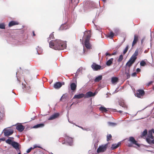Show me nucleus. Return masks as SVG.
<instances>
[{
	"label": "nucleus",
	"mask_w": 154,
	"mask_h": 154,
	"mask_svg": "<svg viewBox=\"0 0 154 154\" xmlns=\"http://www.w3.org/2000/svg\"><path fill=\"white\" fill-rule=\"evenodd\" d=\"M49 45L51 48L56 50H62L66 47V44L64 42L59 39L51 41Z\"/></svg>",
	"instance_id": "f257e3e1"
},
{
	"label": "nucleus",
	"mask_w": 154,
	"mask_h": 154,
	"mask_svg": "<svg viewBox=\"0 0 154 154\" xmlns=\"http://www.w3.org/2000/svg\"><path fill=\"white\" fill-rule=\"evenodd\" d=\"M153 133H154V129L149 131L146 138V141L149 144H154V137L152 135Z\"/></svg>",
	"instance_id": "f03ea898"
},
{
	"label": "nucleus",
	"mask_w": 154,
	"mask_h": 154,
	"mask_svg": "<svg viewBox=\"0 0 154 154\" xmlns=\"http://www.w3.org/2000/svg\"><path fill=\"white\" fill-rule=\"evenodd\" d=\"M128 141L131 143L128 144V146L129 147H132V144H134L137 146H139V145L137 143V141L135 140L134 138L133 137H129Z\"/></svg>",
	"instance_id": "7ed1b4c3"
},
{
	"label": "nucleus",
	"mask_w": 154,
	"mask_h": 154,
	"mask_svg": "<svg viewBox=\"0 0 154 154\" xmlns=\"http://www.w3.org/2000/svg\"><path fill=\"white\" fill-rule=\"evenodd\" d=\"M108 144H106L105 145H102L100 146L97 149V152L98 153L100 152H105L107 148Z\"/></svg>",
	"instance_id": "20e7f679"
},
{
	"label": "nucleus",
	"mask_w": 154,
	"mask_h": 154,
	"mask_svg": "<svg viewBox=\"0 0 154 154\" xmlns=\"http://www.w3.org/2000/svg\"><path fill=\"white\" fill-rule=\"evenodd\" d=\"M145 94V92L143 90L139 89L137 91L135 94L136 96L138 98H142Z\"/></svg>",
	"instance_id": "39448f33"
},
{
	"label": "nucleus",
	"mask_w": 154,
	"mask_h": 154,
	"mask_svg": "<svg viewBox=\"0 0 154 154\" xmlns=\"http://www.w3.org/2000/svg\"><path fill=\"white\" fill-rule=\"evenodd\" d=\"M64 140L65 141L63 142V144L65 143H66L70 146L72 145L73 143V139L72 138L68 136H66L65 137Z\"/></svg>",
	"instance_id": "423d86ee"
},
{
	"label": "nucleus",
	"mask_w": 154,
	"mask_h": 154,
	"mask_svg": "<svg viewBox=\"0 0 154 154\" xmlns=\"http://www.w3.org/2000/svg\"><path fill=\"white\" fill-rule=\"evenodd\" d=\"M14 131L12 129L4 130V134L5 136L8 137L13 134Z\"/></svg>",
	"instance_id": "0eeeda50"
},
{
	"label": "nucleus",
	"mask_w": 154,
	"mask_h": 154,
	"mask_svg": "<svg viewBox=\"0 0 154 154\" xmlns=\"http://www.w3.org/2000/svg\"><path fill=\"white\" fill-rule=\"evenodd\" d=\"M135 60L131 57L129 60L126 63V65L128 67L126 68H129L130 69V67L134 63Z\"/></svg>",
	"instance_id": "6e6552de"
},
{
	"label": "nucleus",
	"mask_w": 154,
	"mask_h": 154,
	"mask_svg": "<svg viewBox=\"0 0 154 154\" xmlns=\"http://www.w3.org/2000/svg\"><path fill=\"white\" fill-rule=\"evenodd\" d=\"M96 94L95 92L93 93L92 91H88L85 94V98H88L90 97L94 96Z\"/></svg>",
	"instance_id": "1a4fd4ad"
},
{
	"label": "nucleus",
	"mask_w": 154,
	"mask_h": 154,
	"mask_svg": "<svg viewBox=\"0 0 154 154\" xmlns=\"http://www.w3.org/2000/svg\"><path fill=\"white\" fill-rule=\"evenodd\" d=\"M11 145L15 148L17 150H20V145L18 143L14 141L12 143Z\"/></svg>",
	"instance_id": "9d476101"
},
{
	"label": "nucleus",
	"mask_w": 154,
	"mask_h": 154,
	"mask_svg": "<svg viewBox=\"0 0 154 154\" xmlns=\"http://www.w3.org/2000/svg\"><path fill=\"white\" fill-rule=\"evenodd\" d=\"M91 67L93 69L96 71L100 69L101 68V66L94 63L91 65Z\"/></svg>",
	"instance_id": "9b49d317"
},
{
	"label": "nucleus",
	"mask_w": 154,
	"mask_h": 154,
	"mask_svg": "<svg viewBox=\"0 0 154 154\" xmlns=\"http://www.w3.org/2000/svg\"><path fill=\"white\" fill-rule=\"evenodd\" d=\"M64 84V83L62 84L60 82H56L54 84V87L55 89H59Z\"/></svg>",
	"instance_id": "f8f14e48"
},
{
	"label": "nucleus",
	"mask_w": 154,
	"mask_h": 154,
	"mask_svg": "<svg viewBox=\"0 0 154 154\" xmlns=\"http://www.w3.org/2000/svg\"><path fill=\"white\" fill-rule=\"evenodd\" d=\"M59 114L58 113H56L51 116L48 118V120H52L57 118L59 117Z\"/></svg>",
	"instance_id": "ddd939ff"
},
{
	"label": "nucleus",
	"mask_w": 154,
	"mask_h": 154,
	"mask_svg": "<svg viewBox=\"0 0 154 154\" xmlns=\"http://www.w3.org/2000/svg\"><path fill=\"white\" fill-rule=\"evenodd\" d=\"M24 128V127L21 124L18 125L16 127V129L20 132L22 131Z\"/></svg>",
	"instance_id": "4468645a"
},
{
	"label": "nucleus",
	"mask_w": 154,
	"mask_h": 154,
	"mask_svg": "<svg viewBox=\"0 0 154 154\" xmlns=\"http://www.w3.org/2000/svg\"><path fill=\"white\" fill-rule=\"evenodd\" d=\"M138 41V36L137 35H135L134 36V39L132 42V46L135 45Z\"/></svg>",
	"instance_id": "2eb2a0df"
},
{
	"label": "nucleus",
	"mask_w": 154,
	"mask_h": 154,
	"mask_svg": "<svg viewBox=\"0 0 154 154\" xmlns=\"http://www.w3.org/2000/svg\"><path fill=\"white\" fill-rule=\"evenodd\" d=\"M19 24V23L16 21H11L9 22L8 24L9 27H11L14 25Z\"/></svg>",
	"instance_id": "dca6fc26"
},
{
	"label": "nucleus",
	"mask_w": 154,
	"mask_h": 154,
	"mask_svg": "<svg viewBox=\"0 0 154 154\" xmlns=\"http://www.w3.org/2000/svg\"><path fill=\"white\" fill-rule=\"evenodd\" d=\"M71 89L73 91H75L77 87V85L75 83H71L70 85Z\"/></svg>",
	"instance_id": "f3484780"
},
{
	"label": "nucleus",
	"mask_w": 154,
	"mask_h": 154,
	"mask_svg": "<svg viewBox=\"0 0 154 154\" xmlns=\"http://www.w3.org/2000/svg\"><path fill=\"white\" fill-rule=\"evenodd\" d=\"M125 74L126 76L127 79H128L130 77V69L129 68H126Z\"/></svg>",
	"instance_id": "a211bd4d"
},
{
	"label": "nucleus",
	"mask_w": 154,
	"mask_h": 154,
	"mask_svg": "<svg viewBox=\"0 0 154 154\" xmlns=\"http://www.w3.org/2000/svg\"><path fill=\"white\" fill-rule=\"evenodd\" d=\"M83 97H85V94H78L75 95L74 96L73 98H74L79 99L83 98Z\"/></svg>",
	"instance_id": "6ab92c4d"
},
{
	"label": "nucleus",
	"mask_w": 154,
	"mask_h": 154,
	"mask_svg": "<svg viewBox=\"0 0 154 154\" xmlns=\"http://www.w3.org/2000/svg\"><path fill=\"white\" fill-rule=\"evenodd\" d=\"M138 50H136L131 57L136 60L137 58V56L138 55Z\"/></svg>",
	"instance_id": "aec40b11"
},
{
	"label": "nucleus",
	"mask_w": 154,
	"mask_h": 154,
	"mask_svg": "<svg viewBox=\"0 0 154 154\" xmlns=\"http://www.w3.org/2000/svg\"><path fill=\"white\" fill-rule=\"evenodd\" d=\"M121 144V142H119L117 144H113L112 145L111 148L112 149H116L119 147Z\"/></svg>",
	"instance_id": "412c9836"
},
{
	"label": "nucleus",
	"mask_w": 154,
	"mask_h": 154,
	"mask_svg": "<svg viewBox=\"0 0 154 154\" xmlns=\"http://www.w3.org/2000/svg\"><path fill=\"white\" fill-rule=\"evenodd\" d=\"M119 105L120 106H122L123 107L127 108V106L126 105L125 102L123 101H120L119 102Z\"/></svg>",
	"instance_id": "4be33fe9"
},
{
	"label": "nucleus",
	"mask_w": 154,
	"mask_h": 154,
	"mask_svg": "<svg viewBox=\"0 0 154 154\" xmlns=\"http://www.w3.org/2000/svg\"><path fill=\"white\" fill-rule=\"evenodd\" d=\"M85 45L86 48L88 49H90L91 46L89 41H85Z\"/></svg>",
	"instance_id": "5701e85b"
},
{
	"label": "nucleus",
	"mask_w": 154,
	"mask_h": 154,
	"mask_svg": "<svg viewBox=\"0 0 154 154\" xmlns=\"http://www.w3.org/2000/svg\"><path fill=\"white\" fill-rule=\"evenodd\" d=\"M102 79V76L99 75L95 78L94 80V82H98L99 81L101 80Z\"/></svg>",
	"instance_id": "b1692460"
},
{
	"label": "nucleus",
	"mask_w": 154,
	"mask_h": 154,
	"mask_svg": "<svg viewBox=\"0 0 154 154\" xmlns=\"http://www.w3.org/2000/svg\"><path fill=\"white\" fill-rule=\"evenodd\" d=\"M113 59L111 58L108 60L106 63V65L108 66H109L111 65L112 63Z\"/></svg>",
	"instance_id": "393cba45"
},
{
	"label": "nucleus",
	"mask_w": 154,
	"mask_h": 154,
	"mask_svg": "<svg viewBox=\"0 0 154 154\" xmlns=\"http://www.w3.org/2000/svg\"><path fill=\"white\" fill-rule=\"evenodd\" d=\"M148 133L147 130V129H145L143 132L142 133L140 137L141 138L143 137L146 135Z\"/></svg>",
	"instance_id": "a878e982"
},
{
	"label": "nucleus",
	"mask_w": 154,
	"mask_h": 154,
	"mask_svg": "<svg viewBox=\"0 0 154 154\" xmlns=\"http://www.w3.org/2000/svg\"><path fill=\"white\" fill-rule=\"evenodd\" d=\"M111 81L112 83H114L118 82V79L116 77H113L112 78Z\"/></svg>",
	"instance_id": "bb28decb"
},
{
	"label": "nucleus",
	"mask_w": 154,
	"mask_h": 154,
	"mask_svg": "<svg viewBox=\"0 0 154 154\" xmlns=\"http://www.w3.org/2000/svg\"><path fill=\"white\" fill-rule=\"evenodd\" d=\"M99 110L102 112H107L108 111L104 107L101 106L99 108Z\"/></svg>",
	"instance_id": "cd10ccee"
},
{
	"label": "nucleus",
	"mask_w": 154,
	"mask_h": 154,
	"mask_svg": "<svg viewBox=\"0 0 154 154\" xmlns=\"http://www.w3.org/2000/svg\"><path fill=\"white\" fill-rule=\"evenodd\" d=\"M44 124L41 123V124H37L35 125L34 127V128H38L39 127H42L44 126Z\"/></svg>",
	"instance_id": "c85d7f7f"
},
{
	"label": "nucleus",
	"mask_w": 154,
	"mask_h": 154,
	"mask_svg": "<svg viewBox=\"0 0 154 154\" xmlns=\"http://www.w3.org/2000/svg\"><path fill=\"white\" fill-rule=\"evenodd\" d=\"M54 32H53L50 35L49 37L48 38V41L50 40H51V39H53L54 38Z\"/></svg>",
	"instance_id": "c756f323"
},
{
	"label": "nucleus",
	"mask_w": 154,
	"mask_h": 154,
	"mask_svg": "<svg viewBox=\"0 0 154 154\" xmlns=\"http://www.w3.org/2000/svg\"><path fill=\"white\" fill-rule=\"evenodd\" d=\"M114 36V34L112 32H110V33L108 35V37L112 38Z\"/></svg>",
	"instance_id": "7c9ffc66"
},
{
	"label": "nucleus",
	"mask_w": 154,
	"mask_h": 154,
	"mask_svg": "<svg viewBox=\"0 0 154 154\" xmlns=\"http://www.w3.org/2000/svg\"><path fill=\"white\" fill-rule=\"evenodd\" d=\"M112 137V136L110 134H108L107 136V141L111 140Z\"/></svg>",
	"instance_id": "2f4dec72"
},
{
	"label": "nucleus",
	"mask_w": 154,
	"mask_h": 154,
	"mask_svg": "<svg viewBox=\"0 0 154 154\" xmlns=\"http://www.w3.org/2000/svg\"><path fill=\"white\" fill-rule=\"evenodd\" d=\"M123 59V56L121 54L119 56V57L118 60V62H121L122 60Z\"/></svg>",
	"instance_id": "473e14b6"
},
{
	"label": "nucleus",
	"mask_w": 154,
	"mask_h": 154,
	"mask_svg": "<svg viewBox=\"0 0 154 154\" xmlns=\"http://www.w3.org/2000/svg\"><path fill=\"white\" fill-rule=\"evenodd\" d=\"M5 25L4 23H0V29H5Z\"/></svg>",
	"instance_id": "72a5a7b5"
},
{
	"label": "nucleus",
	"mask_w": 154,
	"mask_h": 154,
	"mask_svg": "<svg viewBox=\"0 0 154 154\" xmlns=\"http://www.w3.org/2000/svg\"><path fill=\"white\" fill-rule=\"evenodd\" d=\"M91 37V35H88L86 36L85 41H89L90 38Z\"/></svg>",
	"instance_id": "f704fd0d"
},
{
	"label": "nucleus",
	"mask_w": 154,
	"mask_h": 154,
	"mask_svg": "<svg viewBox=\"0 0 154 154\" xmlns=\"http://www.w3.org/2000/svg\"><path fill=\"white\" fill-rule=\"evenodd\" d=\"M6 143H8V144H11V145H12V143L13 142H12V140H11L9 139H7L6 141Z\"/></svg>",
	"instance_id": "c9c22d12"
},
{
	"label": "nucleus",
	"mask_w": 154,
	"mask_h": 154,
	"mask_svg": "<svg viewBox=\"0 0 154 154\" xmlns=\"http://www.w3.org/2000/svg\"><path fill=\"white\" fill-rule=\"evenodd\" d=\"M146 65V62L143 60L141 61L140 63V65L141 66H144Z\"/></svg>",
	"instance_id": "e433bc0d"
},
{
	"label": "nucleus",
	"mask_w": 154,
	"mask_h": 154,
	"mask_svg": "<svg viewBox=\"0 0 154 154\" xmlns=\"http://www.w3.org/2000/svg\"><path fill=\"white\" fill-rule=\"evenodd\" d=\"M128 46L127 45L125 49H124V51H123V54H125L127 51L128 49Z\"/></svg>",
	"instance_id": "4c0bfd02"
},
{
	"label": "nucleus",
	"mask_w": 154,
	"mask_h": 154,
	"mask_svg": "<svg viewBox=\"0 0 154 154\" xmlns=\"http://www.w3.org/2000/svg\"><path fill=\"white\" fill-rule=\"evenodd\" d=\"M108 124L110 126H114L116 125V123L111 122H108Z\"/></svg>",
	"instance_id": "58836bf2"
},
{
	"label": "nucleus",
	"mask_w": 154,
	"mask_h": 154,
	"mask_svg": "<svg viewBox=\"0 0 154 154\" xmlns=\"http://www.w3.org/2000/svg\"><path fill=\"white\" fill-rule=\"evenodd\" d=\"M33 149L34 148H32V147L30 148L27 150V151H26V152L27 153H29V152H31V150Z\"/></svg>",
	"instance_id": "ea45409f"
},
{
	"label": "nucleus",
	"mask_w": 154,
	"mask_h": 154,
	"mask_svg": "<svg viewBox=\"0 0 154 154\" xmlns=\"http://www.w3.org/2000/svg\"><path fill=\"white\" fill-rule=\"evenodd\" d=\"M65 98V96L64 95H63L62 97H61L60 99V101H62V100H63V99H64V98Z\"/></svg>",
	"instance_id": "a19ab883"
},
{
	"label": "nucleus",
	"mask_w": 154,
	"mask_h": 154,
	"mask_svg": "<svg viewBox=\"0 0 154 154\" xmlns=\"http://www.w3.org/2000/svg\"><path fill=\"white\" fill-rule=\"evenodd\" d=\"M136 75V72H134V73H133L132 74H131V76H135Z\"/></svg>",
	"instance_id": "79ce46f5"
},
{
	"label": "nucleus",
	"mask_w": 154,
	"mask_h": 154,
	"mask_svg": "<svg viewBox=\"0 0 154 154\" xmlns=\"http://www.w3.org/2000/svg\"><path fill=\"white\" fill-rule=\"evenodd\" d=\"M105 55L106 56H108V55H109V56H111V54H110V53H108V52H106V54H105Z\"/></svg>",
	"instance_id": "37998d69"
},
{
	"label": "nucleus",
	"mask_w": 154,
	"mask_h": 154,
	"mask_svg": "<svg viewBox=\"0 0 154 154\" xmlns=\"http://www.w3.org/2000/svg\"><path fill=\"white\" fill-rule=\"evenodd\" d=\"M64 25H62L61 26L60 29L61 30H63V29Z\"/></svg>",
	"instance_id": "c03bdc74"
},
{
	"label": "nucleus",
	"mask_w": 154,
	"mask_h": 154,
	"mask_svg": "<svg viewBox=\"0 0 154 154\" xmlns=\"http://www.w3.org/2000/svg\"><path fill=\"white\" fill-rule=\"evenodd\" d=\"M116 54V52H114L112 54H111V55H115Z\"/></svg>",
	"instance_id": "a18cd8bd"
},
{
	"label": "nucleus",
	"mask_w": 154,
	"mask_h": 154,
	"mask_svg": "<svg viewBox=\"0 0 154 154\" xmlns=\"http://www.w3.org/2000/svg\"><path fill=\"white\" fill-rule=\"evenodd\" d=\"M5 139L4 138H2L0 139V140H1V141H5Z\"/></svg>",
	"instance_id": "49530a36"
},
{
	"label": "nucleus",
	"mask_w": 154,
	"mask_h": 154,
	"mask_svg": "<svg viewBox=\"0 0 154 154\" xmlns=\"http://www.w3.org/2000/svg\"><path fill=\"white\" fill-rule=\"evenodd\" d=\"M94 146L95 147V148L96 149L97 147V144H94Z\"/></svg>",
	"instance_id": "de8ad7c7"
},
{
	"label": "nucleus",
	"mask_w": 154,
	"mask_h": 154,
	"mask_svg": "<svg viewBox=\"0 0 154 154\" xmlns=\"http://www.w3.org/2000/svg\"><path fill=\"white\" fill-rule=\"evenodd\" d=\"M136 70L137 72H139L140 71V69L139 68H137Z\"/></svg>",
	"instance_id": "09e8293b"
},
{
	"label": "nucleus",
	"mask_w": 154,
	"mask_h": 154,
	"mask_svg": "<svg viewBox=\"0 0 154 154\" xmlns=\"http://www.w3.org/2000/svg\"><path fill=\"white\" fill-rule=\"evenodd\" d=\"M32 33H33V36H35V32H34V31H33Z\"/></svg>",
	"instance_id": "8fccbe9b"
},
{
	"label": "nucleus",
	"mask_w": 154,
	"mask_h": 154,
	"mask_svg": "<svg viewBox=\"0 0 154 154\" xmlns=\"http://www.w3.org/2000/svg\"><path fill=\"white\" fill-rule=\"evenodd\" d=\"M118 112H119V113H121L122 112V111H121V110H119L118 111Z\"/></svg>",
	"instance_id": "3c124183"
},
{
	"label": "nucleus",
	"mask_w": 154,
	"mask_h": 154,
	"mask_svg": "<svg viewBox=\"0 0 154 154\" xmlns=\"http://www.w3.org/2000/svg\"><path fill=\"white\" fill-rule=\"evenodd\" d=\"M19 151H20V152L18 153V154H21V152L20 151V150H19Z\"/></svg>",
	"instance_id": "603ef678"
},
{
	"label": "nucleus",
	"mask_w": 154,
	"mask_h": 154,
	"mask_svg": "<svg viewBox=\"0 0 154 154\" xmlns=\"http://www.w3.org/2000/svg\"><path fill=\"white\" fill-rule=\"evenodd\" d=\"M35 119V118H31V120H34Z\"/></svg>",
	"instance_id": "864d4df0"
},
{
	"label": "nucleus",
	"mask_w": 154,
	"mask_h": 154,
	"mask_svg": "<svg viewBox=\"0 0 154 154\" xmlns=\"http://www.w3.org/2000/svg\"><path fill=\"white\" fill-rule=\"evenodd\" d=\"M106 0H102L104 2H105Z\"/></svg>",
	"instance_id": "5fc2aeb1"
},
{
	"label": "nucleus",
	"mask_w": 154,
	"mask_h": 154,
	"mask_svg": "<svg viewBox=\"0 0 154 154\" xmlns=\"http://www.w3.org/2000/svg\"><path fill=\"white\" fill-rule=\"evenodd\" d=\"M143 41V40L142 39V40H141V43H142Z\"/></svg>",
	"instance_id": "6e6d98bb"
},
{
	"label": "nucleus",
	"mask_w": 154,
	"mask_h": 154,
	"mask_svg": "<svg viewBox=\"0 0 154 154\" xmlns=\"http://www.w3.org/2000/svg\"><path fill=\"white\" fill-rule=\"evenodd\" d=\"M153 90H154V87L153 88Z\"/></svg>",
	"instance_id": "4d7b16f0"
},
{
	"label": "nucleus",
	"mask_w": 154,
	"mask_h": 154,
	"mask_svg": "<svg viewBox=\"0 0 154 154\" xmlns=\"http://www.w3.org/2000/svg\"><path fill=\"white\" fill-rule=\"evenodd\" d=\"M71 2H72V0H71Z\"/></svg>",
	"instance_id": "13d9d810"
},
{
	"label": "nucleus",
	"mask_w": 154,
	"mask_h": 154,
	"mask_svg": "<svg viewBox=\"0 0 154 154\" xmlns=\"http://www.w3.org/2000/svg\"><path fill=\"white\" fill-rule=\"evenodd\" d=\"M51 154H53L52 153Z\"/></svg>",
	"instance_id": "bf43d9fd"
}]
</instances>
